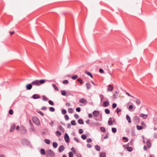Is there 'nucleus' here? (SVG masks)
<instances>
[{"instance_id": "obj_51", "label": "nucleus", "mask_w": 157, "mask_h": 157, "mask_svg": "<svg viewBox=\"0 0 157 157\" xmlns=\"http://www.w3.org/2000/svg\"><path fill=\"white\" fill-rule=\"evenodd\" d=\"M113 121L112 120H110L108 121V124L109 125H111L113 124Z\"/></svg>"}, {"instance_id": "obj_31", "label": "nucleus", "mask_w": 157, "mask_h": 157, "mask_svg": "<svg viewBox=\"0 0 157 157\" xmlns=\"http://www.w3.org/2000/svg\"><path fill=\"white\" fill-rule=\"evenodd\" d=\"M81 138L83 140L86 139L87 138L85 134H83L81 136Z\"/></svg>"}, {"instance_id": "obj_32", "label": "nucleus", "mask_w": 157, "mask_h": 157, "mask_svg": "<svg viewBox=\"0 0 157 157\" xmlns=\"http://www.w3.org/2000/svg\"><path fill=\"white\" fill-rule=\"evenodd\" d=\"M135 98L136 99V102L137 105H139L140 104L141 102L140 100L136 98Z\"/></svg>"}, {"instance_id": "obj_45", "label": "nucleus", "mask_w": 157, "mask_h": 157, "mask_svg": "<svg viewBox=\"0 0 157 157\" xmlns=\"http://www.w3.org/2000/svg\"><path fill=\"white\" fill-rule=\"evenodd\" d=\"M67 113V111L65 109H63L62 110V114L64 115Z\"/></svg>"}, {"instance_id": "obj_35", "label": "nucleus", "mask_w": 157, "mask_h": 157, "mask_svg": "<svg viewBox=\"0 0 157 157\" xmlns=\"http://www.w3.org/2000/svg\"><path fill=\"white\" fill-rule=\"evenodd\" d=\"M49 111L51 112H53L55 111V109L54 107H51L49 108Z\"/></svg>"}, {"instance_id": "obj_41", "label": "nucleus", "mask_w": 157, "mask_h": 157, "mask_svg": "<svg viewBox=\"0 0 157 157\" xmlns=\"http://www.w3.org/2000/svg\"><path fill=\"white\" fill-rule=\"evenodd\" d=\"M71 124L72 125H75L76 124V123L75 120H72L71 121Z\"/></svg>"}, {"instance_id": "obj_34", "label": "nucleus", "mask_w": 157, "mask_h": 157, "mask_svg": "<svg viewBox=\"0 0 157 157\" xmlns=\"http://www.w3.org/2000/svg\"><path fill=\"white\" fill-rule=\"evenodd\" d=\"M59 128L61 131L64 132V130L63 127L61 125H59Z\"/></svg>"}, {"instance_id": "obj_55", "label": "nucleus", "mask_w": 157, "mask_h": 157, "mask_svg": "<svg viewBox=\"0 0 157 157\" xmlns=\"http://www.w3.org/2000/svg\"><path fill=\"white\" fill-rule=\"evenodd\" d=\"M92 141V140L91 138H89L86 140V141L87 143H90Z\"/></svg>"}, {"instance_id": "obj_4", "label": "nucleus", "mask_w": 157, "mask_h": 157, "mask_svg": "<svg viewBox=\"0 0 157 157\" xmlns=\"http://www.w3.org/2000/svg\"><path fill=\"white\" fill-rule=\"evenodd\" d=\"M99 114H100L99 112L97 110H94L93 112V116H94L96 117H97L99 115Z\"/></svg>"}, {"instance_id": "obj_53", "label": "nucleus", "mask_w": 157, "mask_h": 157, "mask_svg": "<svg viewBox=\"0 0 157 157\" xmlns=\"http://www.w3.org/2000/svg\"><path fill=\"white\" fill-rule=\"evenodd\" d=\"M99 96L101 98V101H102L103 99H104V97L103 95L101 94H100Z\"/></svg>"}, {"instance_id": "obj_26", "label": "nucleus", "mask_w": 157, "mask_h": 157, "mask_svg": "<svg viewBox=\"0 0 157 157\" xmlns=\"http://www.w3.org/2000/svg\"><path fill=\"white\" fill-rule=\"evenodd\" d=\"M53 147L55 148H56L58 146V144L57 143L53 142L52 144Z\"/></svg>"}, {"instance_id": "obj_46", "label": "nucleus", "mask_w": 157, "mask_h": 157, "mask_svg": "<svg viewBox=\"0 0 157 157\" xmlns=\"http://www.w3.org/2000/svg\"><path fill=\"white\" fill-rule=\"evenodd\" d=\"M9 113L10 115H12L13 114V111L12 109H10L9 110Z\"/></svg>"}, {"instance_id": "obj_61", "label": "nucleus", "mask_w": 157, "mask_h": 157, "mask_svg": "<svg viewBox=\"0 0 157 157\" xmlns=\"http://www.w3.org/2000/svg\"><path fill=\"white\" fill-rule=\"evenodd\" d=\"M96 126H98L100 125V123L98 122H95L93 123Z\"/></svg>"}, {"instance_id": "obj_37", "label": "nucleus", "mask_w": 157, "mask_h": 157, "mask_svg": "<svg viewBox=\"0 0 157 157\" xmlns=\"http://www.w3.org/2000/svg\"><path fill=\"white\" fill-rule=\"evenodd\" d=\"M100 130L101 131L105 132H106L105 128L104 127H101L100 128Z\"/></svg>"}, {"instance_id": "obj_59", "label": "nucleus", "mask_w": 157, "mask_h": 157, "mask_svg": "<svg viewBox=\"0 0 157 157\" xmlns=\"http://www.w3.org/2000/svg\"><path fill=\"white\" fill-rule=\"evenodd\" d=\"M101 118L99 119L98 118H96L95 119V120L96 121H101L102 120V117H101Z\"/></svg>"}, {"instance_id": "obj_9", "label": "nucleus", "mask_w": 157, "mask_h": 157, "mask_svg": "<svg viewBox=\"0 0 157 157\" xmlns=\"http://www.w3.org/2000/svg\"><path fill=\"white\" fill-rule=\"evenodd\" d=\"M64 149V147L63 145H61L58 148V150L59 152H62Z\"/></svg>"}, {"instance_id": "obj_62", "label": "nucleus", "mask_w": 157, "mask_h": 157, "mask_svg": "<svg viewBox=\"0 0 157 157\" xmlns=\"http://www.w3.org/2000/svg\"><path fill=\"white\" fill-rule=\"evenodd\" d=\"M133 108V106L132 105H130L128 108V109L129 110H130L132 109Z\"/></svg>"}, {"instance_id": "obj_33", "label": "nucleus", "mask_w": 157, "mask_h": 157, "mask_svg": "<svg viewBox=\"0 0 157 157\" xmlns=\"http://www.w3.org/2000/svg\"><path fill=\"white\" fill-rule=\"evenodd\" d=\"M137 129L138 130H141L143 128V127L142 126H139V125H136Z\"/></svg>"}, {"instance_id": "obj_63", "label": "nucleus", "mask_w": 157, "mask_h": 157, "mask_svg": "<svg viewBox=\"0 0 157 157\" xmlns=\"http://www.w3.org/2000/svg\"><path fill=\"white\" fill-rule=\"evenodd\" d=\"M71 150L74 152V153L75 154V152H76V151L75 150V148L74 147H72L71 148Z\"/></svg>"}, {"instance_id": "obj_48", "label": "nucleus", "mask_w": 157, "mask_h": 157, "mask_svg": "<svg viewBox=\"0 0 157 157\" xmlns=\"http://www.w3.org/2000/svg\"><path fill=\"white\" fill-rule=\"evenodd\" d=\"M117 106V104L116 103H113L112 104V107L113 109H114Z\"/></svg>"}, {"instance_id": "obj_21", "label": "nucleus", "mask_w": 157, "mask_h": 157, "mask_svg": "<svg viewBox=\"0 0 157 157\" xmlns=\"http://www.w3.org/2000/svg\"><path fill=\"white\" fill-rule=\"evenodd\" d=\"M78 123L80 124H82L84 123L83 120L81 119H78Z\"/></svg>"}, {"instance_id": "obj_49", "label": "nucleus", "mask_w": 157, "mask_h": 157, "mask_svg": "<svg viewBox=\"0 0 157 157\" xmlns=\"http://www.w3.org/2000/svg\"><path fill=\"white\" fill-rule=\"evenodd\" d=\"M43 98L42 100L44 101H47L48 100V99L46 98V97L44 95H43L42 96Z\"/></svg>"}, {"instance_id": "obj_22", "label": "nucleus", "mask_w": 157, "mask_h": 157, "mask_svg": "<svg viewBox=\"0 0 157 157\" xmlns=\"http://www.w3.org/2000/svg\"><path fill=\"white\" fill-rule=\"evenodd\" d=\"M95 148L98 151H99L100 150V147L99 145H96L95 146Z\"/></svg>"}, {"instance_id": "obj_12", "label": "nucleus", "mask_w": 157, "mask_h": 157, "mask_svg": "<svg viewBox=\"0 0 157 157\" xmlns=\"http://www.w3.org/2000/svg\"><path fill=\"white\" fill-rule=\"evenodd\" d=\"M113 86L111 85H109V87L108 88V90L109 91H112L113 89Z\"/></svg>"}, {"instance_id": "obj_5", "label": "nucleus", "mask_w": 157, "mask_h": 157, "mask_svg": "<svg viewBox=\"0 0 157 157\" xmlns=\"http://www.w3.org/2000/svg\"><path fill=\"white\" fill-rule=\"evenodd\" d=\"M79 102L80 103H82L85 104H87V100L83 98L80 99L79 100Z\"/></svg>"}, {"instance_id": "obj_6", "label": "nucleus", "mask_w": 157, "mask_h": 157, "mask_svg": "<svg viewBox=\"0 0 157 157\" xmlns=\"http://www.w3.org/2000/svg\"><path fill=\"white\" fill-rule=\"evenodd\" d=\"M33 122L36 124H39L38 121V119L36 117H34L33 118Z\"/></svg>"}, {"instance_id": "obj_56", "label": "nucleus", "mask_w": 157, "mask_h": 157, "mask_svg": "<svg viewBox=\"0 0 157 157\" xmlns=\"http://www.w3.org/2000/svg\"><path fill=\"white\" fill-rule=\"evenodd\" d=\"M76 110L77 112H80L81 111V108L79 107H78L76 108Z\"/></svg>"}, {"instance_id": "obj_38", "label": "nucleus", "mask_w": 157, "mask_h": 157, "mask_svg": "<svg viewBox=\"0 0 157 157\" xmlns=\"http://www.w3.org/2000/svg\"><path fill=\"white\" fill-rule=\"evenodd\" d=\"M78 76L77 75H75L71 77V78L73 80H75L78 78Z\"/></svg>"}, {"instance_id": "obj_7", "label": "nucleus", "mask_w": 157, "mask_h": 157, "mask_svg": "<svg viewBox=\"0 0 157 157\" xmlns=\"http://www.w3.org/2000/svg\"><path fill=\"white\" fill-rule=\"evenodd\" d=\"M32 88V85L31 84H27L26 86V88L27 90H30Z\"/></svg>"}, {"instance_id": "obj_17", "label": "nucleus", "mask_w": 157, "mask_h": 157, "mask_svg": "<svg viewBox=\"0 0 157 157\" xmlns=\"http://www.w3.org/2000/svg\"><path fill=\"white\" fill-rule=\"evenodd\" d=\"M40 153L41 155H44L45 154V151L44 148H41L40 150Z\"/></svg>"}, {"instance_id": "obj_23", "label": "nucleus", "mask_w": 157, "mask_h": 157, "mask_svg": "<svg viewBox=\"0 0 157 157\" xmlns=\"http://www.w3.org/2000/svg\"><path fill=\"white\" fill-rule=\"evenodd\" d=\"M28 140L25 139H22L21 140V143L22 144H25L27 142Z\"/></svg>"}, {"instance_id": "obj_30", "label": "nucleus", "mask_w": 157, "mask_h": 157, "mask_svg": "<svg viewBox=\"0 0 157 157\" xmlns=\"http://www.w3.org/2000/svg\"><path fill=\"white\" fill-rule=\"evenodd\" d=\"M68 112L70 113H72L73 112V109L72 108H68Z\"/></svg>"}, {"instance_id": "obj_54", "label": "nucleus", "mask_w": 157, "mask_h": 157, "mask_svg": "<svg viewBox=\"0 0 157 157\" xmlns=\"http://www.w3.org/2000/svg\"><path fill=\"white\" fill-rule=\"evenodd\" d=\"M54 121H51V122H50L49 123V124H50V126L52 127H53L54 125Z\"/></svg>"}, {"instance_id": "obj_39", "label": "nucleus", "mask_w": 157, "mask_h": 157, "mask_svg": "<svg viewBox=\"0 0 157 157\" xmlns=\"http://www.w3.org/2000/svg\"><path fill=\"white\" fill-rule=\"evenodd\" d=\"M105 113L107 114H109L110 113L109 110L107 109H105Z\"/></svg>"}, {"instance_id": "obj_60", "label": "nucleus", "mask_w": 157, "mask_h": 157, "mask_svg": "<svg viewBox=\"0 0 157 157\" xmlns=\"http://www.w3.org/2000/svg\"><path fill=\"white\" fill-rule=\"evenodd\" d=\"M99 72L101 74L103 73L104 72V70L102 69H100L99 70Z\"/></svg>"}, {"instance_id": "obj_40", "label": "nucleus", "mask_w": 157, "mask_h": 157, "mask_svg": "<svg viewBox=\"0 0 157 157\" xmlns=\"http://www.w3.org/2000/svg\"><path fill=\"white\" fill-rule=\"evenodd\" d=\"M121 109L118 108H117L116 110V112H117V114H118L120 112H121Z\"/></svg>"}, {"instance_id": "obj_1", "label": "nucleus", "mask_w": 157, "mask_h": 157, "mask_svg": "<svg viewBox=\"0 0 157 157\" xmlns=\"http://www.w3.org/2000/svg\"><path fill=\"white\" fill-rule=\"evenodd\" d=\"M45 82V80L44 79H41L40 80H36L31 82L32 85L39 86L41 84L44 83Z\"/></svg>"}, {"instance_id": "obj_64", "label": "nucleus", "mask_w": 157, "mask_h": 157, "mask_svg": "<svg viewBox=\"0 0 157 157\" xmlns=\"http://www.w3.org/2000/svg\"><path fill=\"white\" fill-rule=\"evenodd\" d=\"M74 140L76 141L78 143H79V140H78V138H77L75 137L74 138Z\"/></svg>"}, {"instance_id": "obj_19", "label": "nucleus", "mask_w": 157, "mask_h": 157, "mask_svg": "<svg viewBox=\"0 0 157 157\" xmlns=\"http://www.w3.org/2000/svg\"><path fill=\"white\" fill-rule=\"evenodd\" d=\"M86 86L88 90H89L91 88V85L90 83L87 82L86 83Z\"/></svg>"}, {"instance_id": "obj_24", "label": "nucleus", "mask_w": 157, "mask_h": 157, "mask_svg": "<svg viewBox=\"0 0 157 157\" xmlns=\"http://www.w3.org/2000/svg\"><path fill=\"white\" fill-rule=\"evenodd\" d=\"M126 148L127 151H128L129 152H131L132 150V148L131 147H126Z\"/></svg>"}, {"instance_id": "obj_3", "label": "nucleus", "mask_w": 157, "mask_h": 157, "mask_svg": "<svg viewBox=\"0 0 157 157\" xmlns=\"http://www.w3.org/2000/svg\"><path fill=\"white\" fill-rule=\"evenodd\" d=\"M64 139L65 142L67 143H68L69 142L70 138L69 137L67 133H65L64 135Z\"/></svg>"}, {"instance_id": "obj_52", "label": "nucleus", "mask_w": 157, "mask_h": 157, "mask_svg": "<svg viewBox=\"0 0 157 157\" xmlns=\"http://www.w3.org/2000/svg\"><path fill=\"white\" fill-rule=\"evenodd\" d=\"M48 103L49 104L51 105H54V103L51 100H49L48 101Z\"/></svg>"}, {"instance_id": "obj_47", "label": "nucleus", "mask_w": 157, "mask_h": 157, "mask_svg": "<svg viewBox=\"0 0 157 157\" xmlns=\"http://www.w3.org/2000/svg\"><path fill=\"white\" fill-rule=\"evenodd\" d=\"M63 83L64 84H67L68 83V81L67 80H64L63 81Z\"/></svg>"}, {"instance_id": "obj_36", "label": "nucleus", "mask_w": 157, "mask_h": 157, "mask_svg": "<svg viewBox=\"0 0 157 157\" xmlns=\"http://www.w3.org/2000/svg\"><path fill=\"white\" fill-rule=\"evenodd\" d=\"M21 133L23 134H25L26 132V130L25 128H23L21 130Z\"/></svg>"}, {"instance_id": "obj_28", "label": "nucleus", "mask_w": 157, "mask_h": 157, "mask_svg": "<svg viewBox=\"0 0 157 157\" xmlns=\"http://www.w3.org/2000/svg\"><path fill=\"white\" fill-rule=\"evenodd\" d=\"M44 142L46 144H50V140L47 139H45L44 140Z\"/></svg>"}, {"instance_id": "obj_20", "label": "nucleus", "mask_w": 157, "mask_h": 157, "mask_svg": "<svg viewBox=\"0 0 157 157\" xmlns=\"http://www.w3.org/2000/svg\"><path fill=\"white\" fill-rule=\"evenodd\" d=\"M77 81L81 84H82L83 83V80L81 78H78Z\"/></svg>"}, {"instance_id": "obj_8", "label": "nucleus", "mask_w": 157, "mask_h": 157, "mask_svg": "<svg viewBox=\"0 0 157 157\" xmlns=\"http://www.w3.org/2000/svg\"><path fill=\"white\" fill-rule=\"evenodd\" d=\"M32 98L33 99H36L39 98H40V96L38 94H34L32 96Z\"/></svg>"}, {"instance_id": "obj_27", "label": "nucleus", "mask_w": 157, "mask_h": 157, "mask_svg": "<svg viewBox=\"0 0 157 157\" xmlns=\"http://www.w3.org/2000/svg\"><path fill=\"white\" fill-rule=\"evenodd\" d=\"M52 86L57 91L59 90L58 88L56 86V85L55 84H52Z\"/></svg>"}, {"instance_id": "obj_11", "label": "nucleus", "mask_w": 157, "mask_h": 157, "mask_svg": "<svg viewBox=\"0 0 157 157\" xmlns=\"http://www.w3.org/2000/svg\"><path fill=\"white\" fill-rule=\"evenodd\" d=\"M134 121L136 123H139L140 120L139 117L135 116L134 118Z\"/></svg>"}, {"instance_id": "obj_25", "label": "nucleus", "mask_w": 157, "mask_h": 157, "mask_svg": "<svg viewBox=\"0 0 157 157\" xmlns=\"http://www.w3.org/2000/svg\"><path fill=\"white\" fill-rule=\"evenodd\" d=\"M56 136H59L61 135V133L59 131H57L56 133Z\"/></svg>"}, {"instance_id": "obj_13", "label": "nucleus", "mask_w": 157, "mask_h": 157, "mask_svg": "<svg viewBox=\"0 0 157 157\" xmlns=\"http://www.w3.org/2000/svg\"><path fill=\"white\" fill-rule=\"evenodd\" d=\"M106 154L104 152H101L99 154L100 157H106Z\"/></svg>"}, {"instance_id": "obj_16", "label": "nucleus", "mask_w": 157, "mask_h": 157, "mask_svg": "<svg viewBox=\"0 0 157 157\" xmlns=\"http://www.w3.org/2000/svg\"><path fill=\"white\" fill-rule=\"evenodd\" d=\"M146 144H147V147L149 148H150L151 147V143L150 141V140H147V142H146Z\"/></svg>"}, {"instance_id": "obj_10", "label": "nucleus", "mask_w": 157, "mask_h": 157, "mask_svg": "<svg viewBox=\"0 0 157 157\" xmlns=\"http://www.w3.org/2000/svg\"><path fill=\"white\" fill-rule=\"evenodd\" d=\"M103 105L104 107H106L109 105V103L108 101H104L103 103Z\"/></svg>"}, {"instance_id": "obj_29", "label": "nucleus", "mask_w": 157, "mask_h": 157, "mask_svg": "<svg viewBox=\"0 0 157 157\" xmlns=\"http://www.w3.org/2000/svg\"><path fill=\"white\" fill-rule=\"evenodd\" d=\"M61 94L63 96H65L66 94V92L64 90H62L61 91Z\"/></svg>"}, {"instance_id": "obj_57", "label": "nucleus", "mask_w": 157, "mask_h": 157, "mask_svg": "<svg viewBox=\"0 0 157 157\" xmlns=\"http://www.w3.org/2000/svg\"><path fill=\"white\" fill-rule=\"evenodd\" d=\"M37 113H38L40 114L42 116H44V113H42L41 111H38L37 112Z\"/></svg>"}, {"instance_id": "obj_15", "label": "nucleus", "mask_w": 157, "mask_h": 157, "mask_svg": "<svg viewBox=\"0 0 157 157\" xmlns=\"http://www.w3.org/2000/svg\"><path fill=\"white\" fill-rule=\"evenodd\" d=\"M126 119L129 123H130L131 122V118H130V116L128 115H126Z\"/></svg>"}, {"instance_id": "obj_50", "label": "nucleus", "mask_w": 157, "mask_h": 157, "mask_svg": "<svg viewBox=\"0 0 157 157\" xmlns=\"http://www.w3.org/2000/svg\"><path fill=\"white\" fill-rule=\"evenodd\" d=\"M64 118L66 121H68L69 119V117L67 115H65L64 116Z\"/></svg>"}, {"instance_id": "obj_2", "label": "nucleus", "mask_w": 157, "mask_h": 157, "mask_svg": "<svg viewBox=\"0 0 157 157\" xmlns=\"http://www.w3.org/2000/svg\"><path fill=\"white\" fill-rule=\"evenodd\" d=\"M55 155L54 152L52 150H47L46 153V157H54Z\"/></svg>"}, {"instance_id": "obj_58", "label": "nucleus", "mask_w": 157, "mask_h": 157, "mask_svg": "<svg viewBox=\"0 0 157 157\" xmlns=\"http://www.w3.org/2000/svg\"><path fill=\"white\" fill-rule=\"evenodd\" d=\"M83 132V130L82 129H80L79 130V133L80 134H82Z\"/></svg>"}, {"instance_id": "obj_18", "label": "nucleus", "mask_w": 157, "mask_h": 157, "mask_svg": "<svg viewBox=\"0 0 157 157\" xmlns=\"http://www.w3.org/2000/svg\"><path fill=\"white\" fill-rule=\"evenodd\" d=\"M140 117H143L144 119H145L147 117V114H145L143 113L141 114L140 115Z\"/></svg>"}, {"instance_id": "obj_44", "label": "nucleus", "mask_w": 157, "mask_h": 157, "mask_svg": "<svg viewBox=\"0 0 157 157\" xmlns=\"http://www.w3.org/2000/svg\"><path fill=\"white\" fill-rule=\"evenodd\" d=\"M68 154L69 155V157H73V154L71 151H70L69 152Z\"/></svg>"}, {"instance_id": "obj_14", "label": "nucleus", "mask_w": 157, "mask_h": 157, "mask_svg": "<svg viewBox=\"0 0 157 157\" xmlns=\"http://www.w3.org/2000/svg\"><path fill=\"white\" fill-rule=\"evenodd\" d=\"M15 128V125L14 124H13L11 126L10 129V132H12L13 131Z\"/></svg>"}, {"instance_id": "obj_43", "label": "nucleus", "mask_w": 157, "mask_h": 157, "mask_svg": "<svg viewBox=\"0 0 157 157\" xmlns=\"http://www.w3.org/2000/svg\"><path fill=\"white\" fill-rule=\"evenodd\" d=\"M122 139L123 140H125V142H128V139L126 137H123Z\"/></svg>"}, {"instance_id": "obj_42", "label": "nucleus", "mask_w": 157, "mask_h": 157, "mask_svg": "<svg viewBox=\"0 0 157 157\" xmlns=\"http://www.w3.org/2000/svg\"><path fill=\"white\" fill-rule=\"evenodd\" d=\"M112 131L113 133H115L117 132V129L115 128H112Z\"/></svg>"}]
</instances>
